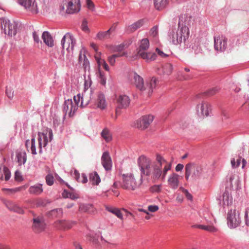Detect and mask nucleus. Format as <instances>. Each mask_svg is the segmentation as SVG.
I'll return each mask as SVG.
<instances>
[{
	"instance_id": "1",
	"label": "nucleus",
	"mask_w": 249,
	"mask_h": 249,
	"mask_svg": "<svg viewBox=\"0 0 249 249\" xmlns=\"http://www.w3.org/2000/svg\"><path fill=\"white\" fill-rule=\"evenodd\" d=\"M138 164L142 174L150 176L151 179L156 181L160 179L164 180L167 172L171 169L172 162L167 161L161 155L157 154L155 162L152 163L149 158L141 155L138 159Z\"/></svg>"
},
{
	"instance_id": "2",
	"label": "nucleus",
	"mask_w": 249,
	"mask_h": 249,
	"mask_svg": "<svg viewBox=\"0 0 249 249\" xmlns=\"http://www.w3.org/2000/svg\"><path fill=\"white\" fill-rule=\"evenodd\" d=\"M53 139V132L51 129H47L43 132H39L38 134V142L36 143L35 139L32 138L31 141L28 140L26 142V146L28 149L30 148L31 152L33 155L42 153V149L47 145L49 141H51Z\"/></svg>"
},
{
	"instance_id": "3",
	"label": "nucleus",
	"mask_w": 249,
	"mask_h": 249,
	"mask_svg": "<svg viewBox=\"0 0 249 249\" xmlns=\"http://www.w3.org/2000/svg\"><path fill=\"white\" fill-rule=\"evenodd\" d=\"M129 79L143 94L147 96L151 94L158 83V80L153 77L148 82L144 84L143 78L136 72L130 73Z\"/></svg>"
},
{
	"instance_id": "4",
	"label": "nucleus",
	"mask_w": 249,
	"mask_h": 249,
	"mask_svg": "<svg viewBox=\"0 0 249 249\" xmlns=\"http://www.w3.org/2000/svg\"><path fill=\"white\" fill-rule=\"evenodd\" d=\"M18 3L28 12L32 14H36L39 11L47 12L50 5L45 0H18Z\"/></svg>"
},
{
	"instance_id": "5",
	"label": "nucleus",
	"mask_w": 249,
	"mask_h": 249,
	"mask_svg": "<svg viewBox=\"0 0 249 249\" xmlns=\"http://www.w3.org/2000/svg\"><path fill=\"white\" fill-rule=\"evenodd\" d=\"M203 174V169L201 165L190 162L185 167V178L187 181L195 182L200 179Z\"/></svg>"
},
{
	"instance_id": "6",
	"label": "nucleus",
	"mask_w": 249,
	"mask_h": 249,
	"mask_svg": "<svg viewBox=\"0 0 249 249\" xmlns=\"http://www.w3.org/2000/svg\"><path fill=\"white\" fill-rule=\"evenodd\" d=\"M189 35L188 28L186 26H178V29H173L169 32L170 40L175 45L181 43L188 38Z\"/></svg>"
},
{
	"instance_id": "7",
	"label": "nucleus",
	"mask_w": 249,
	"mask_h": 249,
	"mask_svg": "<svg viewBox=\"0 0 249 249\" xmlns=\"http://www.w3.org/2000/svg\"><path fill=\"white\" fill-rule=\"evenodd\" d=\"M138 44L139 47L137 49L138 55L146 61H151L156 59V55L154 53L147 51L149 48V41L147 38L141 40Z\"/></svg>"
},
{
	"instance_id": "8",
	"label": "nucleus",
	"mask_w": 249,
	"mask_h": 249,
	"mask_svg": "<svg viewBox=\"0 0 249 249\" xmlns=\"http://www.w3.org/2000/svg\"><path fill=\"white\" fill-rule=\"evenodd\" d=\"M123 183L121 187L128 190H134L142 184V180L140 179L137 181L133 174L126 173L122 175Z\"/></svg>"
},
{
	"instance_id": "9",
	"label": "nucleus",
	"mask_w": 249,
	"mask_h": 249,
	"mask_svg": "<svg viewBox=\"0 0 249 249\" xmlns=\"http://www.w3.org/2000/svg\"><path fill=\"white\" fill-rule=\"evenodd\" d=\"M0 21L1 29L5 34L11 37L16 35L18 27V23L16 22L5 18H0Z\"/></svg>"
},
{
	"instance_id": "10",
	"label": "nucleus",
	"mask_w": 249,
	"mask_h": 249,
	"mask_svg": "<svg viewBox=\"0 0 249 249\" xmlns=\"http://www.w3.org/2000/svg\"><path fill=\"white\" fill-rule=\"evenodd\" d=\"M73 100V102L71 99L66 100L63 106V111L70 117L74 115L79 105V102L80 101V94L74 96Z\"/></svg>"
},
{
	"instance_id": "11",
	"label": "nucleus",
	"mask_w": 249,
	"mask_h": 249,
	"mask_svg": "<svg viewBox=\"0 0 249 249\" xmlns=\"http://www.w3.org/2000/svg\"><path fill=\"white\" fill-rule=\"evenodd\" d=\"M80 9V0H64L60 6V10L68 14L78 12Z\"/></svg>"
},
{
	"instance_id": "12",
	"label": "nucleus",
	"mask_w": 249,
	"mask_h": 249,
	"mask_svg": "<svg viewBox=\"0 0 249 249\" xmlns=\"http://www.w3.org/2000/svg\"><path fill=\"white\" fill-rule=\"evenodd\" d=\"M227 225L230 228H235L239 226L241 220L240 213L235 209H231L227 214Z\"/></svg>"
},
{
	"instance_id": "13",
	"label": "nucleus",
	"mask_w": 249,
	"mask_h": 249,
	"mask_svg": "<svg viewBox=\"0 0 249 249\" xmlns=\"http://www.w3.org/2000/svg\"><path fill=\"white\" fill-rule=\"evenodd\" d=\"M61 44L64 49H66L69 52H72L76 44V40L71 34L67 33L62 38Z\"/></svg>"
},
{
	"instance_id": "14",
	"label": "nucleus",
	"mask_w": 249,
	"mask_h": 249,
	"mask_svg": "<svg viewBox=\"0 0 249 249\" xmlns=\"http://www.w3.org/2000/svg\"><path fill=\"white\" fill-rule=\"evenodd\" d=\"M153 119L154 117L151 115L143 116L135 122L134 126L142 130L144 129L153 122Z\"/></svg>"
},
{
	"instance_id": "15",
	"label": "nucleus",
	"mask_w": 249,
	"mask_h": 249,
	"mask_svg": "<svg viewBox=\"0 0 249 249\" xmlns=\"http://www.w3.org/2000/svg\"><path fill=\"white\" fill-rule=\"evenodd\" d=\"M197 111L199 116L203 117H207L211 112V106L208 102L201 101L197 105Z\"/></svg>"
},
{
	"instance_id": "16",
	"label": "nucleus",
	"mask_w": 249,
	"mask_h": 249,
	"mask_svg": "<svg viewBox=\"0 0 249 249\" xmlns=\"http://www.w3.org/2000/svg\"><path fill=\"white\" fill-rule=\"evenodd\" d=\"M227 38L223 36H218L214 37V48L217 51H222L226 49Z\"/></svg>"
},
{
	"instance_id": "17",
	"label": "nucleus",
	"mask_w": 249,
	"mask_h": 249,
	"mask_svg": "<svg viewBox=\"0 0 249 249\" xmlns=\"http://www.w3.org/2000/svg\"><path fill=\"white\" fill-rule=\"evenodd\" d=\"M116 26V23H114L107 31L105 32H99L96 35V38L100 40L110 38L111 35L115 31Z\"/></svg>"
},
{
	"instance_id": "18",
	"label": "nucleus",
	"mask_w": 249,
	"mask_h": 249,
	"mask_svg": "<svg viewBox=\"0 0 249 249\" xmlns=\"http://www.w3.org/2000/svg\"><path fill=\"white\" fill-rule=\"evenodd\" d=\"M179 176L175 173L171 174L167 179V183L168 186L172 189H177L179 183Z\"/></svg>"
},
{
	"instance_id": "19",
	"label": "nucleus",
	"mask_w": 249,
	"mask_h": 249,
	"mask_svg": "<svg viewBox=\"0 0 249 249\" xmlns=\"http://www.w3.org/2000/svg\"><path fill=\"white\" fill-rule=\"evenodd\" d=\"M45 227V224L42 218L37 217L33 219V229L36 232H41Z\"/></svg>"
},
{
	"instance_id": "20",
	"label": "nucleus",
	"mask_w": 249,
	"mask_h": 249,
	"mask_svg": "<svg viewBox=\"0 0 249 249\" xmlns=\"http://www.w3.org/2000/svg\"><path fill=\"white\" fill-rule=\"evenodd\" d=\"M85 53L86 50L84 48L81 49L79 54L78 61L80 64L82 65L84 69L86 70L89 68V62L86 56Z\"/></svg>"
},
{
	"instance_id": "21",
	"label": "nucleus",
	"mask_w": 249,
	"mask_h": 249,
	"mask_svg": "<svg viewBox=\"0 0 249 249\" xmlns=\"http://www.w3.org/2000/svg\"><path fill=\"white\" fill-rule=\"evenodd\" d=\"M102 164L106 170H110L112 167V160L109 153L107 152H104L101 158Z\"/></svg>"
},
{
	"instance_id": "22",
	"label": "nucleus",
	"mask_w": 249,
	"mask_h": 249,
	"mask_svg": "<svg viewBox=\"0 0 249 249\" xmlns=\"http://www.w3.org/2000/svg\"><path fill=\"white\" fill-rule=\"evenodd\" d=\"M130 99L125 95H120L117 99L118 107L119 108H126L130 104Z\"/></svg>"
},
{
	"instance_id": "23",
	"label": "nucleus",
	"mask_w": 249,
	"mask_h": 249,
	"mask_svg": "<svg viewBox=\"0 0 249 249\" xmlns=\"http://www.w3.org/2000/svg\"><path fill=\"white\" fill-rule=\"evenodd\" d=\"M144 23V20L143 19H140L135 22L133 23L130 25L128 26L126 28V32L128 34H130L134 32L135 31L138 30L142 27Z\"/></svg>"
},
{
	"instance_id": "24",
	"label": "nucleus",
	"mask_w": 249,
	"mask_h": 249,
	"mask_svg": "<svg viewBox=\"0 0 249 249\" xmlns=\"http://www.w3.org/2000/svg\"><path fill=\"white\" fill-rule=\"evenodd\" d=\"M54 226L59 230H67L70 229L71 223L65 220H59L54 223Z\"/></svg>"
},
{
	"instance_id": "25",
	"label": "nucleus",
	"mask_w": 249,
	"mask_h": 249,
	"mask_svg": "<svg viewBox=\"0 0 249 249\" xmlns=\"http://www.w3.org/2000/svg\"><path fill=\"white\" fill-rule=\"evenodd\" d=\"M100 55L101 53L97 52L96 54L94 56L98 64V70H101V67L102 66L106 71H109V68L108 65L104 59L101 58Z\"/></svg>"
},
{
	"instance_id": "26",
	"label": "nucleus",
	"mask_w": 249,
	"mask_h": 249,
	"mask_svg": "<svg viewBox=\"0 0 249 249\" xmlns=\"http://www.w3.org/2000/svg\"><path fill=\"white\" fill-rule=\"evenodd\" d=\"M91 93L85 90L84 93H82V95L80 94V103H79L81 107H84L88 105L91 99L90 97Z\"/></svg>"
},
{
	"instance_id": "27",
	"label": "nucleus",
	"mask_w": 249,
	"mask_h": 249,
	"mask_svg": "<svg viewBox=\"0 0 249 249\" xmlns=\"http://www.w3.org/2000/svg\"><path fill=\"white\" fill-rule=\"evenodd\" d=\"M44 43L49 47H53L54 46L53 38L51 34L48 32H44L41 36Z\"/></svg>"
},
{
	"instance_id": "28",
	"label": "nucleus",
	"mask_w": 249,
	"mask_h": 249,
	"mask_svg": "<svg viewBox=\"0 0 249 249\" xmlns=\"http://www.w3.org/2000/svg\"><path fill=\"white\" fill-rule=\"evenodd\" d=\"M42 185L37 183L30 187L28 192L30 194L39 195L43 192Z\"/></svg>"
},
{
	"instance_id": "29",
	"label": "nucleus",
	"mask_w": 249,
	"mask_h": 249,
	"mask_svg": "<svg viewBox=\"0 0 249 249\" xmlns=\"http://www.w3.org/2000/svg\"><path fill=\"white\" fill-rule=\"evenodd\" d=\"M96 105L97 107L101 109H104L106 107L107 104L105 95L103 93H100L98 94Z\"/></svg>"
},
{
	"instance_id": "30",
	"label": "nucleus",
	"mask_w": 249,
	"mask_h": 249,
	"mask_svg": "<svg viewBox=\"0 0 249 249\" xmlns=\"http://www.w3.org/2000/svg\"><path fill=\"white\" fill-rule=\"evenodd\" d=\"M155 7L158 10L165 8L169 3V0H154Z\"/></svg>"
},
{
	"instance_id": "31",
	"label": "nucleus",
	"mask_w": 249,
	"mask_h": 249,
	"mask_svg": "<svg viewBox=\"0 0 249 249\" xmlns=\"http://www.w3.org/2000/svg\"><path fill=\"white\" fill-rule=\"evenodd\" d=\"M17 158L19 165L24 164L27 160L26 152L24 151L18 152L17 154Z\"/></svg>"
},
{
	"instance_id": "32",
	"label": "nucleus",
	"mask_w": 249,
	"mask_h": 249,
	"mask_svg": "<svg viewBox=\"0 0 249 249\" xmlns=\"http://www.w3.org/2000/svg\"><path fill=\"white\" fill-rule=\"evenodd\" d=\"M232 201V198L228 191H225L223 195V204L225 206H229Z\"/></svg>"
},
{
	"instance_id": "33",
	"label": "nucleus",
	"mask_w": 249,
	"mask_h": 249,
	"mask_svg": "<svg viewBox=\"0 0 249 249\" xmlns=\"http://www.w3.org/2000/svg\"><path fill=\"white\" fill-rule=\"evenodd\" d=\"M89 181L92 185H98L101 181L100 178L97 172H94L90 174Z\"/></svg>"
},
{
	"instance_id": "34",
	"label": "nucleus",
	"mask_w": 249,
	"mask_h": 249,
	"mask_svg": "<svg viewBox=\"0 0 249 249\" xmlns=\"http://www.w3.org/2000/svg\"><path fill=\"white\" fill-rule=\"evenodd\" d=\"M101 136L107 142H110L112 140V135L110 131L107 128H105L102 130Z\"/></svg>"
},
{
	"instance_id": "35",
	"label": "nucleus",
	"mask_w": 249,
	"mask_h": 249,
	"mask_svg": "<svg viewBox=\"0 0 249 249\" xmlns=\"http://www.w3.org/2000/svg\"><path fill=\"white\" fill-rule=\"evenodd\" d=\"M106 209L108 212L114 214L118 218H119L120 219L123 218V214L121 213L120 210H119V209H118L116 208H113V207H109V206H107L106 207Z\"/></svg>"
},
{
	"instance_id": "36",
	"label": "nucleus",
	"mask_w": 249,
	"mask_h": 249,
	"mask_svg": "<svg viewBox=\"0 0 249 249\" xmlns=\"http://www.w3.org/2000/svg\"><path fill=\"white\" fill-rule=\"evenodd\" d=\"M162 71L164 74L169 75L173 71V66L170 63H165L162 66Z\"/></svg>"
},
{
	"instance_id": "37",
	"label": "nucleus",
	"mask_w": 249,
	"mask_h": 249,
	"mask_svg": "<svg viewBox=\"0 0 249 249\" xmlns=\"http://www.w3.org/2000/svg\"><path fill=\"white\" fill-rule=\"evenodd\" d=\"M8 207L9 209L19 213H24V211L21 208L19 207L17 204L12 202L9 203Z\"/></svg>"
},
{
	"instance_id": "38",
	"label": "nucleus",
	"mask_w": 249,
	"mask_h": 249,
	"mask_svg": "<svg viewBox=\"0 0 249 249\" xmlns=\"http://www.w3.org/2000/svg\"><path fill=\"white\" fill-rule=\"evenodd\" d=\"M97 76L98 77V80L101 84L105 86L106 84V78L104 72L101 70H98L96 73Z\"/></svg>"
},
{
	"instance_id": "39",
	"label": "nucleus",
	"mask_w": 249,
	"mask_h": 249,
	"mask_svg": "<svg viewBox=\"0 0 249 249\" xmlns=\"http://www.w3.org/2000/svg\"><path fill=\"white\" fill-rule=\"evenodd\" d=\"M86 238L88 241H90V242H92L94 245L96 246L99 245L98 239L95 236V235H93V234H87L86 235Z\"/></svg>"
},
{
	"instance_id": "40",
	"label": "nucleus",
	"mask_w": 249,
	"mask_h": 249,
	"mask_svg": "<svg viewBox=\"0 0 249 249\" xmlns=\"http://www.w3.org/2000/svg\"><path fill=\"white\" fill-rule=\"evenodd\" d=\"M127 47L126 44L124 43H122L118 45L113 46L111 48L112 52H121L124 48Z\"/></svg>"
},
{
	"instance_id": "41",
	"label": "nucleus",
	"mask_w": 249,
	"mask_h": 249,
	"mask_svg": "<svg viewBox=\"0 0 249 249\" xmlns=\"http://www.w3.org/2000/svg\"><path fill=\"white\" fill-rule=\"evenodd\" d=\"M93 209V206L90 204H80L79 210L82 212H90V209Z\"/></svg>"
},
{
	"instance_id": "42",
	"label": "nucleus",
	"mask_w": 249,
	"mask_h": 249,
	"mask_svg": "<svg viewBox=\"0 0 249 249\" xmlns=\"http://www.w3.org/2000/svg\"><path fill=\"white\" fill-rule=\"evenodd\" d=\"M50 213L52 216L57 217L62 215L63 212L61 209L58 208L52 210Z\"/></svg>"
},
{
	"instance_id": "43",
	"label": "nucleus",
	"mask_w": 249,
	"mask_h": 249,
	"mask_svg": "<svg viewBox=\"0 0 249 249\" xmlns=\"http://www.w3.org/2000/svg\"><path fill=\"white\" fill-rule=\"evenodd\" d=\"M241 157H239L236 160L233 159L231 160V164L233 168H236L239 166L241 162Z\"/></svg>"
},
{
	"instance_id": "44",
	"label": "nucleus",
	"mask_w": 249,
	"mask_h": 249,
	"mask_svg": "<svg viewBox=\"0 0 249 249\" xmlns=\"http://www.w3.org/2000/svg\"><path fill=\"white\" fill-rule=\"evenodd\" d=\"M219 89L217 87L213 88L208 90L207 91L206 94L208 96H213L217 93L219 91Z\"/></svg>"
},
{
	"instance_id": "45",
	"label": "nucleus",
	"mask_w": 249,
	"mask_h": 249,
	"mask_svg": "<svg viewBox=\"0 0 249 249\" xmlns=\"http://www.w3.org/2000/svg\"><path fill=\"white\" fill-rule=\"evenodd\" d=\"M45 179L46 182L48 185L51 186L53 184V177L52 175H47Z\"/></svg>"
},
{
	"instance_id": "46",
	"label": "nucleus",
	"mask_w": 249,
	"mask_h": 249,
	"mask_svg": "<svg viewBox=\"0 0 249 249\" xmlns=\"http://www.w3.org/2000/svg\"><path fill=\"white\" fill-rule=\"evenodd\" d=\"M244 219L246 224L249 226V207L246 209L244 214Z\"/></svg>"
},
{
	"instance_id": "47",
	"label": "nucleus",
	"mask_w": 249,
	"mask_h": 249,
	"mask_svg": "<svg viewBox=\"0 0 249 249\" xmlns=\"http://www.w3.org/2000/svg\"><path fill=\"white\" fill-rule=\"evenodd\" d=\"M86 5L88 7V8L92 11H93L95 9V5L94 3L91 0H86Z\"/></svg>"
},
{
	"instance_id": "48",
	"label": "nucleus",
	"mask_w": 249,
	"mask_h": 249,
	"mask_svg": "<svg viewBox=\"0 0 249 249\" xmlns=\"http://www.w3.org/2000/svg\"><path fill=\"white\" fill-rule=\"evenodd\" d=\"M27 188V186H20L19 187L15 188L14 189H8V190L11 193H15L16 192L21 191L22 190L26 189Z\"/></svg>"
},
{
	"instance_id": "49",
	"label": "nucleus",
	"mask_w": 249,
	"mask_h": 249,
	"mask_svg": "<svg viewBox=\"0 0 249 249\" xmlns=\"http://www.w3.org/2000/svg\"><path fill=\"white\" fill-rule=\"evenodd\" d=\"M206 231L212 233H215L218 231V229L213 225H207Z\"/></svg>"
},
{
	"instance_id": "50",
	"label": "nucleus",
	"mask_w": 249,
	"mask_h": 249,
	"mask_svg": "<svg viewBox=\"0 0 249 249\" xmlns=\"http://www.w3.org/2000/svg\"><path fill=\"white\" fill-rule=\"evenodd\" d=\"M2 173H3L4 174L5 180H9L10 178L11 175H10V172L9 170H8V169L6 167H4L3 168V172H2Z\"/></svg>"
},
{
	"instance_id": "51",
	"label": "nucleus",
	"mask_w": 249,
	"mask_h": 249,
	"mask_svg": "<svg viewBox=\"0 0 249 249\" xmlns=\"http://www.w3.org/2000/svg\"><path fill=\"white\" fill-rule=\"evenodd\" d=\"M158 27L156 26L153 27L150 31V35L153 37H155L158 35Z\"/></svg>"
},
{
	"instance_id": "52",
	"label": "nucleus",
	"mask_w": 249,
	"mask_h": 249,
	"mask_svg": "<svg viewBox=\"0 0 249 249\" xmlns=\"http://www.w3.org/2000/svg\"><path fill=\"white\" fill-rule=\"evenodd\" d=\"M116 58V56L114 55V54L111 55L108 57L107 60L110 64V65L113 66L115 63V60Z\"/></svg>"
},
{
	"instance_id": "53",
	"label": "nucleus",
	"mask_w": 249,
	"mask_h": 249,
	"mask_svg": "<svg viewBox=\"0 0 249 249\" xmlns=\"http://www.w3.org/2000/svg\"><path fill=\"white\" fill-rule=\"evenodd\" d=\"M152 192H160L161 190V186L160 185H155L150 188Z\"/></svg>"
},
{
	"instance_id": "54",
	"label": "nucleus",
	"mask_w": 249,
	"mask_h": 249,
	"mask_svg": "<svg viewBox=\"0 0 249 249\" xmlns=\"http://www.w3.org/2000/svg\"><path fill=\"white\" fill-rule=\"evenodd\" d=\"M91 80L89 76L87 79H85V89L87 90L91 86Z\"/></svg>"
},
{
	"instance_id": "55",
	"label": "nucleus",
	"mask_w": 249,
	"mask_h": 249,
	"mask_svg": "<svg viewBox=\"0 0 249 249\" xmlns=\"http://www.w3.org/2000/svg\"><path fill=\"white\" fill-rule=\"evenodd\" d=\"M180 189L182 190V192L185 195L186 197L189 200H192V196L188 192V191L183 188L182 187L180 188Z\"/></svg>"
},
{
	"instance_id": "56",
	"label": "nucleus",
	"mask_w": 249,
	"mask_h": 249,
	"mask_svg": "<svg viewBox=\"0 0 249 249\" xmlns=\"http://www.w3.org/2000/svg\"><path fill=\"white\" fill-rule=\"evenodd\" d=\"M33 36L34 38V41L36 44H39V43H42L41 41L40 40L38 36L36 34V32H34L33 33Z\"/></svg>"
},
{
	"instance_id": "57",
	"label": "nucleus",
	"mask_w": 249,
	"mask_h": 249,
	"mask_svg": "<svg viewBox=\"0 0 249 249\" xmlns=\"http://www.w3.org/2000/svg\"><path fill=\"white\" fill-rule=\"evenodd\" d=\"M15 178L17 181H21L22 180V177L19 171H17L15 172Z\"/></svg>"
},
{
	"instance_id": "58",
	"label": "nucleus",
	"mask_w": 249,
	"mask_h": 249,
	"mask_svg": "<svg viewBox=\"0 0 249 249\" xmlns=\"http://www.w3.org/2000/svg\"><path fill=\"white\" fill-rule=\"evenodd\" d=\"M148 210L151 212H155L159 210V207L157 205H150L148 207Z\"/></svg>"
},
{
	"instance_id": "59",
	"label": "nucleus",
	"mask_w": 249,
	"mask_h": 249,
	"mask_svg": "<svg viewBox=\"0 0 249 249\" xmlns=\"http://www.w3.org/2000/svg\"><path fill=\"white\" fill-rule=\"evenodd\" d=\"M6 93L9 98L11 99L14 96V93L12 90L10 89H6Z\"/></svg>"
},
{
	"instance_id": "60",
	"label": "nucleus",
	"mask_w": 249,
	"mask_h": 249,
	"mask_svg": "<svg viewBox=\"0 0 249 249\" xmlns=\"http://www.w3.org/2000/svg\"><path fill=\"white\" fill-rule=\"evenodd\" d=\"M80 178H81L79 181V182H82L83 183H85L87 182L88 178L85 174H82V176Z\"/></svg>"
},
{
	"instance_id": "61",
	"label": "nucleus",
	"mask_w": 249,
	"mask_h": 249,
	"mask_svg": "<svg viewBox=\"0 0 249 249\" xmlns=\"http://www.w3.org/2000/svg\"><path fill=\"white\" fill-rule=\"evenodd\" d=\"M73 176L75 179L79 182L81 178L80 177V174L78 172L77 170H75L74 171Z\"/></svg>"
},
{
	"instance_id": "62",
	"label": "nucleus",
	"mask_w": 249,
	"mask_h": 249,
	"mask_svg": "<svg viewBox=\"0 0 249 249\" xmlns=\"http://www.w3.org/2000/svg\"><path fill=\"white\" fill-rule=\"evenodd\" d=\"M156 52H157V53H158L159 55H160V56H161L162 57H167V56H168V54H165V53H164L163 52L161 51L158 48H157L156 49Z\"/></svg>"
},
{
	"instance_id": "63",
	"label": "nucleus",
	"mask_w": 249,
	"mask_h": 249,
	"mask_svg": "<svg viewBox=\"0 0 249 249\" xmlns=\"http://www.w3.org/2000/svg\"><path fill=\"white\" fill-rule=\"evenodd\" d=\"M82 28L83 30L86 31L88 30V27L87 26V22L86 21L84 20L82 24Z\"/></svg>"
},
{
	"instance_id": "64",
	"label": "nucleus",
	"mask_w": 249,
	"mask_h": 249,
	"mask_svg": "<svg viewBox=\"0 0 249 249\" xmlns=\"http://www.w3.org/2000/svg\"><path fill=\"white\" fill-rule=\"evenodd\" d=\"M79 197V196L77 194H74L73 193H70V194L69 195V198H70L71 199H75Z\"/></svg>"
}]
</instances>
